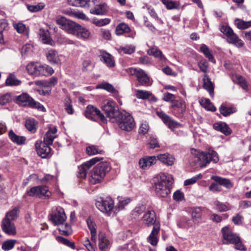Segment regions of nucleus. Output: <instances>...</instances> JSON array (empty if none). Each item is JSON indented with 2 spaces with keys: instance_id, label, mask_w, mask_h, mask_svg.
I'll use <instances>...</instances> for the list:
<instances>
[{
  "instance_id": "obj_20",
  "label": "nucleus",
  "mask_w": 251,
  "mask_h": 251,
  "mask_svg": "<svg viewBox=\"0 0 251 251\" xmlns=\"http://www.w3.org/2000/svg\"><path fill=\"white\" fill-rule=\"evenodd\" d=\"M143 224L147 226H154L157 224H160L159 222L156 221L155 213L153 210L147 211L142 217Z\"/></svg>"
},
{
  "instance_id": "obj_14",
  "label": "nucleus",
  "mask_w": 251,
  "mask_h": 251,
  "mask_svg": "<svg viewBox=\"0 0 251 251\" xmlns=\"http://www.w3.org/2000/svg\"><path fill=\"white\" fill-rule=\"evenodd\" d=\"M66 218L64 209L61 207H58L56 208L55 212L50 214V219L54 225L63 226Z\"/></svg>"
},
{
  "instance_id": "obj_31",
  "label": "nucleus",
  "mask_w": 251,
  "mask_h": 251,
  "mask_svg": "<svg viewBox=\"0 0 251 251\" xmlns=\"http://www.w3.org/2000/svg\"><path fill=\"white\" fill-rule=\"evenodd\" d=\"M203 87L206 90L209 95L213 97L214 96V87L212 82L207 75H205L202 79Z\"/></svg>"
},
{
  "instance_id": "obj_9",
  "label": "nucleus",
  "mask_w": 251,
  "mask_h": 251,
  "mask_svg": "<svg viewBox=\"0 0 251 251\" xmlns=\"http://www.w3.org/2000/svg\"><path fill=\"white\" fill-rule=\"evenodd\" d=\"M56 23L61 26V28L68 33L75 35L79 24L67 19L64 17H60L57 19Z\"/></svg>"
},
{
  "instance_id": "obj_59",
  "label": "nucleus",
  "mask_w": 251,
  "mask_h": 251,
  "mask_svg": "<svg viewBox=\"0 0 251 251\" xmlns=\"http://www.w3.org/2000/svg\"><path fill=\"white\" fill-rule=\"evenodd\" d=\"M202 177V174H199L192 178L187 179L186 180H185L184 184L185 186L192 185L195 183L199 179L201 178Z\"/></svg>"
},
{
  "instance_id": "obj_23",
  "label": "nucleus",
  "mask_w": 251,
  "mask_h": 251,
  "mask_svg": "<svg viewBox=\"0 0 251 251\" xmlns=\"http://www.w3.org/2000/svg\"><path fill=\"white\" fill-rule=\"evenodd\" d=\"M100 60L109 68H112L115 66V61L113 57L108 53L102 52L100 55Z\"/></svg>"
},
{
  "instance_id": "obj_25",
  "label": "nucleus",
  "mask_w": 251,
  "mask_h": 251,
  "mask_svg": "<svg viewBox=\"0 0 251 251\" xmlns=\"http://www.w3.org/2000/svg\"><path fill=\"white\" fill-rule=\"evenodd\" d=\"M160 229V224L153 226L152 230L148 238V242L152 246H156L158 242L157 236Z\"/></svg>"
},
{
  "instance_id": "obj_58",
  "label": "nucleus",
  "mask_w": 251,
  "mask_h": 251,
  "mask_svg": "<svg viewBox=\"0 0 251 251\" xmlns=\"http://www.w3.org/2000/svg\"><path fill=\"white\" fill-rule=\"evenodd\" d=\"M220 111L223 116H227L229 114L233 113L236 111L235 109L233 107H227L224 105H221Z\"/></svg>"
},
{
  "instance_id": "obj_11",
  "label": "nucleus",
  "mask_w": 251,
  "mask_h": 251,
  "mask_svg": "<svg viewBox=\"0 0 251 251\" xmlns=\"http://www.w3.org/2000/svg\"><path fill=\"white\" fill-rule=\"evenodd\" d=\"M102 108L107 116L111 119H114L119 114V110L116 103L112 100H104L103 101Z\"/></svg>"
},
{
  "instance_id": "obj_55",
  "label": "nucleus",
  "mask_w": 251,
  "mask_h": 251,
  "mask_svg": "<svg viewBox=\"0 0 251 251\" xmlns=\"http://www.w3.org/2000/svg\"><path fill=\"white\" fill-rule=\"evenodd\" d=\"M16 242L15 240H6L2 243L1 248L4 251H9L13 248Z\"/></svg>"
},
{
  "instance_id": "obj_54",
  "label": "nucleus",
  "mask_w": 251,
  "mask_h": 251,
  "mask_svg": "<svg viewBox=\"0 0 251 251\" xmlns=\"http://www.w3.org/2000/svg\"><path fill=\"white\" fill-rule=\"evenodd\" d=\"M86 151L87 153L89 155H93L96 154H102L103 152L102 150H101L97 147L93 145L87 147Z\"/></svg>"
},
{
  "instance_id": "obj_21",
  "label": "nucleus",
  "mask_w": 251,
  "mask_h": 251,
  "mask_svg": "<svg viewBox=\"0 0 251 251\" xmlns=\"http://www.w3.org/2000/svg\"><path fill=\"white\" fill-rule=\"evenodd\" d=\"M1 227L2 231L9 235H15L17 233L16 228L13 222L2 219Z\"/></svg>"
},
{
  "instance_id": "obj_3",
  "label": "nucleus",
  "mask_w": 251,
  "mask_h": 251,
  "mask_svg": "<svg viewBox=\"0 0 251 251\" xmlns=\"http://www.w3.org/2000/svg\"><path fill=\"white\" fill-rule=\"evenodd\" d=\"M111 170L109 163L102 161L98 164L91 172L89 182L91 184L100 183Z\"/></svg>"
},
{
  "instance_id": "obj_56",
  "label": "nucleus",
  "mask_w": 251,
  "mask_h": 251,
  "mask_svg": "<svg viewBox=\"0 0 251 251\" xmlns=\"http://www.w3.org/2000/svg\"><path fill=\"white\" fill-rule=\"evenodd\" d=\"M119 203L117 206L119 209H123L124 207L128 204L131 201L129 198L118 197Z\"/></svg>"
},
{
  "instance_id": "obj_13",
  "label": "nucleus",
  "mask_w": 251,
  "mask_h": 251,
  "mask_svg": "<svg viewBox=\"0 0 251 251\" xmlns=\"http://www.w3.org/2000/svg\"><path fill=\"white\" fill-rule=\"evenodd\" d=\"M101 157H94L89 161H87L78 167L77 176L80 178H86L87 172L89 169L96 163L102 160Z\"/></svg>"
},
{
  "instance_id": "obj_37",
  "label": "nucleus",
  "mask_w": 251,
  "mask_h": 251,
  "mask_svg": "<svg viewBox=\"0 0 251 251\" xmlns=\"http://www.w3.org/2000/svg\"><path fill=\"white\" fill-rule=\"evenodd\" d=\"M9 137L13 142L18 145H21L24 144L26 140L24 136H18L16 135L12 130L9 131Z\"/></svg>"
},
{
  "instance_id": "obj_33",
  "label": "nucleus",
  "mask_w": 251,
  "mask_h": 251,
  "mask_svg": "<svg viewBox=\"0 0 251 251\" xmlns=\"http://www.w3.org/2000/svg\"><path fill=\"white\" fill-rule=\"evenodd\" d=\"M214 128L221 132L225 135H229L231 133V130L228 126L225 123L218 122L213 125Z\"/></svg>"
},
{
  "instance_id": "obj_64",
  "label": "nucleus",
  "mask_w": 251,
  "mask_h": 251,
  "mask_svg": "<svg viewBox=\"0 0 251 251\" xmlns=\"http://www.w3.org/2000/svg\"><path fill=\"white\" fill-rule=\"evenodd\" d=\"M11 100V96L9 94H6L0 96V105H4Z\"/></svg>"
},
{
  "instance_id": "obj_50",
  "label": "nucleus",
  "mask_w": 251,
  "mask_h": 251,
  "mask_svg": "<svg viewBox=\"0 0 251 251\" xmlns=\"http://www.w3.org/2000/svg\"><path fill=\"white\" fill-rule=\"evenodd\" d=\"M14 29L20 34L26 33L28 29L25 25L22 23H14L13 24Z\"/></svg>"
},
{
  "instance_id": "obj_52",
  "label": "nucleus",
  "mask_w": 251,
  "mask_h": 251,
  "mask_svg": "<svg viewBox=\"0 0 251 251\" xmlns=\"http://www.w3.org/2000/svg\"><path fill=\"white\" fill-rule=\"evenodd\" d=\"M111 20L108 18H104L98 19L97 18H94L92 20V23L97 26H103L109 24Z\"/></svg>"
},
{
  "instance_id": "obj_49",
  "label": "nucleus",
  "mask_w": 251,
  "mask_h": 251,
  "mask_svg": "<svg viewBox=\"0 0 251 251\" xmlns=\"http://www.w3.org/2000/svg\"><path fill=\"white\" fill-rule=\"evenodd\" d=\"M135 47L132 45H126L125 47H120L118 49L119 53H124L127 54H131L134 52Z\"/></svg>"
},
{
  "instance_id": "obj_26",
  "label": "nucleus",
  "mask_w": 251,
  "mask_h": 251,
  "mask_svg": "<svg viewBox=\"0 0 251 251\" xmlns=\"http://www.w3.org/2000/svg\"><path fill=\"white\" fill-rule=\"evenodd\" d=\"M147 53L149 55L153 56L157 58L162 62H165L167 59L163 54L162 52L156 47H151L147 51Z\"/></svg>"
},
{
  "instance_id": "obj_15",
  "label": "nucleus",
  "mask_w": 251,
  "mask_h": 251,
  "mask_svg": "<svg viewBox=\"0 0 251 251\" xmlns=\"http://www.w3.org/2000/svg\"><path fill=\"white\" fill-rule=\"evenodd\" d=\"M158 116L161 118L164 123L172 131L181 126V125L174 120L171 117L166 115L163 112H157Z\"/></svg>"
},
{
  "instance_id": "obj_63",
  "label": "nucleus",
  "mask_w": 251,
  "mask_h": 251,
  "mask_svg": "<svg viewBox=\"0 0 251 251\" xmlns=\"http://www.w3.org/2000/svg\"><path fill=\"white\" fill-rule=\"evenodd\" d=\"M149 129V126L148 124L145 122L141 124L139 129V133L140 134L144 135L148 133Z\"/></svg>"
},
{
  "instance_id": "obj_53",
  "label": "nucleus",
  "mask_w": 251,
  "mask_h": 251,
  "mask_svg": "<svg viewBox=\"0 0 251 251\" xmlns=\"http://www.w3.org/2000/svg\"><path fill=\"white\" fill-rule=\"evenodd\" d=\"M135 94L138 99H147L152 95V94L147 91H143L140 90H136L135 91Z\"/></svg>"
},
{
  "instance_id": "obj_22",
  "label": "nucleus",
  "mask_w": 251,
  "mask_h": 251,
  "mask_svg": "<svg viewBox=\"0 0 251 251\" xmlns=\"http://www.w3.org/2000/svg\"><path fill=\"white\" fill-rule=\"evenodd\" d=\"M156 157L155 156H146L141 158L139 161V165L141 168L146 169L156 163Z\"/></svg>"
},
{
  "instance_id": "obj_60",
  "label": "nucleus",
  "mask_w": 251,
  "mask_h": 251,
  "mask_svg": "<svg viewBox=\"0 0 251 251\" xmlns=\"http://www.w3.org/2000/svg\"><path fill=\"white\" fill-rule=\"evenodd\" d=\"M96 88L103 89L111 93H113L115 91L113 86L111 84L108 83H104L98 85L96 86Z\"/></svg>"
},
{
  "instance_id": "obj_19",
  "label": "nucleus",
  "mask_w": 251,
  "mask_h": 251,
  "mask_svg": "<svg viewBox=\"0 0 251 251\" xmlns=\"http://www.w3.org/2000/svg\"><path fill=\"white\" fill-rule=\"evenodd\" d=\"M48 61L52 65H60L61 64V58L62 55L59 54L58 52L54 50H48L46 53Z\"/></svg>"
},
{
  "instance_id": "obj_42",
  "label": "nucleus",
  "mask_w": 251,
  "mask_h": 251,
  "mask_svg": "<svg viewBox=\"0 0 251 251\" xmlns=\"http://www.w3.org/2000/svg\"><path fill=\"white\" fill-rule=\"evenodd\" d=\"M37 123L33 119H29L26 120L25 126L27 129L31 132L34 133L37 128Z\"/></svg>"
},
{
  "instance_id": "obj_27",
  "label": "nucleus",
  "mask_w": 251,
  "mask_h": 251,
  "mask_svg": "<svg viewBox=\"0 0 251 251\" xmlns=\"http://www.w3.org/2000/svg\"><path fill=\"white\" fill-rule=\"evenodd\" d=\"M91 33L87 28L79 25L75 34L78 38L83 40H88L90 38Z\"/></svg>"
},
{
  "instance_id": "obj_57",
  "label": "nucleus",
  "mask_w": 251,
  "mask_h": 251,
  "mask_svg": "<svg viewBox=\"0 0 251 251\" xmlns=\"http://www.w3.org/2000/svg\"><path fill=\"white\" fill-rule=\"evenodd\" d=\"M146 210V207L144 205L136 206L132 211L131 214L133 218H135L139 216Z\"/></svg>"
},
{
  "instance_id": "obj_10",
  "label": "nucleus",
  "mask_w": 251,
  "mask_h": 251,
  "mask_svg": "<svg viewBox=\"0 0 251 251\" xmlns=\"http://www.w3.org/2000/svg\"><path fill=\"white\" fill-rule=\"evenodd\" d=\"M126 72L130 75H135L138 81L142 85H150L151 84L147 74L141 69L131 67L126 69Z\"/></svg>"
},
{
  "instance_id": "obj_16",
  "label": "nucleus",
  "mask_w": 251,
  "mask_h": 251,
  "mask_svg": "<svg viewBox=\"0 0 251 251\" xmlns=\"http://www.w3.org/2000/svg\"><path fill=\"white\" fill-rule=\"evenodd\" d=\"M85 116L88 119H93L95 116L100 119V121L105 123L106 121L104 115L100 110L92 105H88L85 111Z\"/></svg>"
},
{
  "instance_id": "obj_43",
  "label": "nucleus",
  "mask_w": 251,
  "mask_h": 251,
  "mask_svg": "<svg viewBox=\"0 0 251 251\" xmlns=\"http://www.w3.org/2000/svg\"><path fill=\"white\" fill-rule=\"evenodd\" d=\"M21 82V81L18 79L14 75L10 74L6 80L5 84L6 86H18Z\"/></svg>"
},
{
  "instance_id": "obj_5",
  "label": "nucleus",
  "mask_w": 251,
  "mask_h": 251,
  "mask_svg": "<svg viewBox=\"0 0 251 251\" xmlns=\"http://www.w3.org/2000/svg\"><path fill=\"white\" fill-rule=\"evenodd\" d=\"M191 219L186 217L181 218L177 223V226L182 228L189 227L195 226L198 223V221L201 217V209L200 207H194L189 211Z\"/></svg>"
},
{
  "instance_id": "obj_28",
  "label": "nucleus",
  "mask_w": 251,
  "mask_h": 251,
  "mask_svg": "<svg viewBox=\"0 0 251 251\" xmlns=\"http://www.w3.org/2000/svg\"><path fill=\"white\" fill-rule=\"evenodd\" d=\"M57 129L55 126H50L47 132L44 139V142L48 145H51L53 140L56 137Z\"/></svg>"
},
{
  "instance_id": "obj_29",
  "label": "nucleus",
  "mask_w": 251,
  "mask_h": 251,
  "mask_svg": "<svg viewBox=\"0 0 251 251\" xmlns=\"http://www.w3.org/2000/svg\"><path fill=\"white\" fill-rule=\"evenodd\" d=\"M39 34L40 38L44 44L54 46L55 43L50 37V34L48 30L40 29Z\"/></svg>"
},
{
  "instance_id": "obj_45",
  "label": "nucleus",
  "mask_w": 251,
  "mask_h": 251,
  "mask_svg": "<svg viewBox=\"0 0 251 251\" xmlns=\"http://www.w3.org/2000/svg\"><path fill=\"white\" fill-rule=\"evenodd\" d=\"M237 27L240 29H245L251 27V21L246 22L240 19L235 20Z\"/></svg>"
},
{
  "instance_id": "obj_4",
  "label": "nucleus",
  "mask_w": 251,
  "mask_h": 251,
  "mask_svg": "<svg viewBox=\"0 0 251 251\" xmlns=\"http://www.w3.org/2000/svg\"><path fill=\"white\" fill-rule=\"evenodd\" d=\"M26 70L29 75L36 76H48L54 73V70L51 67L38 62L29 63L26 66Z\"/></svg>"
},
{
  "instance_id": "obj_61",
  "label": "nucleus",
  "mask_w": 251,
  "mask_h": 251,
  "mask_svg": "<svg viewBox=\"0 0 251 251\" xmlns=\"http://www.w3.org/2000/svg\"><path fill=\"white\" fill-rule=\"evenodd\" d=\"M72 100L68 97H66L65 99V106L66 112L69 114H72L73 113V108L71 105Z\"/></svg>"
},
{
  "instance_id": "obj_47",
  "label": "nucleus",
  "mask_w": 251,
  "mask_h": 251,
  "mask_svg": "<svg viewBox=\"0 0 251 251\" xmlns=\"http://www.w3.org/2000/svg\"><path fill=\"white\" fill-rule=\"evenodd\" d=\"M100 0H77V7L93 6V5L100 2Z\"/></svg>"
},
{
  "instance_id": "obj_32",
  "label": "nucleus",
  "mask_w": 251,
  "mask_h": 251,
  "mask_svg": "<svg viewBox=\"0 0 251 251\" xmlns=\"http://www.w3.org/2000/svg\"><path fill=\"white\" fill-rule=\"evenodd\" d=\"M99 245L100 250H104L108 248L111 245V241L102 233L99 234Z\"/></svg>"
},
{
  "instance_id": "obj_62",
  "label": "nucleus",
  "mask_w": 251,
  "mask_h": 251,
  "mask_svg": "<svg viewBox=\"0 0 251 251\" xmlns=\"http://www.w3.org/2000/svg\"><path fill=\"white\" fill-rule=\"evenodd\" d=\"M172 103V107L173 108L177 107L180 108L182 111H184L185 109V102L182 100H174Z\"/></svg>"
},
{
  "instance_id": "obj_7",
  "label": "nucleus",
  "mask_w": 251,
  "mask_h": 251,
  "mask_svg": "<svg viewBox=\"0 0 251 251\" xmlns=\"http://www.w3.org/2000/svg\"><path fill=\"white\" fill-rule=\"evenodd\" d=\"M117 124L122 130L130 131L134 129L135 123L132 116L129 113H121L117 120Z\"/></svg>"
},
{
  "instance_id": "obj_44",
  "label": "nucleus",
  "mask_w": 251,
  "mask_h": 251,
  "mask_svg": "<svg viewBox=\"0 0 251 251\" xmlns=\"http://www.w3.org/2000/svg\"><path fill=\"white\" fill-rule=\"evenodd\" d=\"M212 178L219 183L220 184L224 185L227 188H230L233 186V184L228 179L224 178L217 176H212Z\"/></svg>"
},
{
  "instance_id": "obj_41",
  "label": "nucleus",
  "mask_w": 251,
  "mask_h": 251,
  "mask_svg": "<svg viewBox=\"0 0 251 251\" xmlns=\"http://www.w3.org/2000/svg\"><path fill=\"white\" fill-rule=\"evenodd\" d=\"M87 223L89 229L90 230L91 234V240L94 241H96V225L93 222V221L90 219H88L87 220Z\"/></svg>"
},
{
  "instance_id": "obj_17",
  "label": "nucleus",
  "mask_w": 251,
  "mask_h": 251,
  "mask_svg": "<svg viewBox=\"0 0 251 251\" xmlns=\"http://www.w3.org/2000/svg\"><path fill=\"white\" fill-rule=\"evenodd\" d=\"M50 145L41 141H37L36 143V148L38 154L42 158H47L50 156L51 154V149Z\"/></svg>"
},
{
  "instance_id": "obj_30",
  "label": "nucleus",
  "mask_w": 251,
  "mask_h": 251,
  "mask_svg": "<svg viewBox=\"0 0 251 251\" xmlns=\"http://www.w3.org/2000/svg\"><path fill=\"white\" fill-rule=\"evenodd\" d=\"M156 157L157 160H159L161 162L168 166L172 165L175 160L174 157L169 153L161 154Z\"/></svg>"
},
{
  "instance_id": "obj_8",
  "label": "nucleus",
  "mask_w": 251,
  "mask_h": 251,
  "mask_svg": "<svg viewBox=\"0 0 251 251\" xmlns=\"http://www.w3.org/2000/svg\"><path fill=\"white\" fill-rule=\"evenodd\" d=\"M96 205L100 211L108 216H110L113 212L114 202L111 197H107L98 201Z\"/></svg>"
},
{
  "instance_id": "obj_34",
  "label": "nucleus",
  "mask_w": 251,
  "mask_h": 251,
  "mask_svg": "<svg viewBox=\"0 0 251 251\" xmlns=\"http://www.w3.org/2000/svg\"><path fill=\"white\" fill-rule=\"evenodd\" d=\"M97 3L94 6V8L93 9H91L90 13L96 15H103L106 11V5L104 3L103 4H99Z\"/></svg>"
},
{
  "instance_id": "obj_6",
  "label": "nucleus",
  "mask_w": 251,
  "mask_h": 251,
  "mask_svg": "<svg viewBox=\"0 0 251 251\" xmlns=\"http://www.w3.org/2000/svg\"><path fill=\"white\" fill-rule=\"evenodd\" d=\"M219 29L226 37L227 41L229 43L232 44L238 48H241L244 46V42L239 38L232 29L228 25H221Z\"/></svg>"
},
{
  "instance_id": "obj_35",
  "label": "nucleus",
  "mask_w": 251,
  "mask_h": 251,
  "mask_svg": "<svg viewBox=\"0 0 251 251\" xmlns=\"http://www.w3.org/2000/svg\"><path fill=\"white\" fill-rule=\"evenodd\" d=\"M63 13L68 15L71 17H75L77 19L86 21L88 20L86 16L83 12L80 11H72L71 10H64L63 11Z\"/></svg>"
},
{
  "instance_id": "obj_1",
  "label": "nucleus",
  "mask_w": 251,
  "mask_h": 251,
  "mask_svg": "<svg viewBox=\"0 0 251 251\" xmlns=\"http://www.w3.org/2000/svg\"><path fill=\"white\" fill-rule=\"evenodd\" d=\"M173 181L171 175L160 174L153 179V189L158 197L166 198L171 193Z\"/></svg>"
},
{
  "instance_id": "obj_51",
  "label": "nucleus",
  "mask_w": 251,
  "mask_h": 251,
  "mask_svg": "<svg viewBox=\"0 0 251 251\" xmlns=\"http://www.w3.org/2000/svg\"><path fill=\"white\" fill-rule=\"evenodd\" d=\"M234 80L243 89L247 90L248 88V84L246 79L240 75H236L235 76Z\"/></svg>"
},
{
  "instance_id": "obj_2",
  "label": "nucleus",
  "mask_w": 251,
  "mask_h": 251,
  "mask_svg": "<svg viewBox=\"0 0 251 251\" xmlns=\"http://www.w3.org/2000/svg\"><path fill=\"white\" fill-rule=\"evenodd\" d=\"M191 152L197 158V163L201 168L205 167L210 162L217 163L219 160L217 153L212 150L206 152L192 149Z\"/></svg>"
},
{
  "instance_id": "obj_38",
  "label": "nucleus",
  "mask_w": 251,
  "mask_h": 251,
  "mask_svg": "<svg viewBox=\"0 0 251 251\" xmlns=\"http://www.w3.org/2000/svg\"><path fill=\"white\" fill-rule=\"evenodd\" d=\"M130 31V28L129 26L124 23H122L117 25L115 33L116 35H120L124 33H128Z\"/></svg>"
},
{
  "instance_id": "obj_24",
  "label": "nucleus",
  "mask_w": 251,
  "mask_h": 251,
  "mask_svg": "<svg viewBox=\"0 0 251 251\" xmlns=\"http://www.w3.org/2000/svg\"><path fill=\"white\" fill-rule=\"evenodd\" d=\"M17 103L22 106H30L33 102V99L27 93H24L17 97Z\"/></svg>"
},
{
  "instance_id": "obj_36",
  "label": "nucleus",
  "mask_w": 251,
  "mask_h": 251,
  "mask_svg": "<svg viewBox=\"0 0 251 251\" xmlns=\"http://www.w3.org/2000/svg\"><path fill=\"white\" fill-rule=\"evenodd\" d=\"M19 216V209L17 207L8 211L3 219L13 222L16 220Z\"/></svg>"
},
{
  "instance_id": "obj_18",
  "label": "nucleus",
  "mask_w": 251,
  "mask_h": 251,
  "mask_svg": "<svg viewBox=\"0 0 251 251\" xmlns=\"http://www.w3.org/2000/svg\"><path fill=\"white\" fill-rule=\"evenodd\" d=\"M222 232L224 244H232L238 240V236L236 234L233 233L227 226L223 227Z\"/></svg>"
},
{
  "instance_id": "obj_39",
  "label": "nucleus",
  "mask_w": 251,
  "mask_h": 251,
  "mask_svg": "<svg viewBox=\"0 0 251 251\" xmlns=\"http://www.w3.org/2000/svg\"><path fill=\"white\" fill-rule=\"evenodd\" d=\"M200 51L203 53L209 61L215 63V60L213 58L211 51L206 45L202 44L200 48Z\"/></svg>"
},
{
  "instance_id": "obj_12",
  "label": "nucleus",
  "mask_w": 251,
  "mask_h": 251,
  "mask_svg": "<svg viewBox=\"0 0 251 251\" xmlns=\"http://www.w3.org/2000/svg\"><path fill=\"white\" fill-rule=\"evenodd\" d=\"M26 194L30 197H45V198H49L51 195L48 188L44 186L33 187L27 191Z\"/></svg>"
},
{
  "instance_id": "obj_46",
  "label": "nucleus",
  "mask_w": 251,
  "mask_h": 251,
  "mask_svg": "<svg viewBox=\"0 0 251 251\" xmlns=\"http://www.w3.org/2000/svg\"><path fill=\"white\" fill-rule=\"evenodd\" d=\"M45 6L44 3L40 2L35 4H27L26 7L30 12H37L42 10Z\"/></svg>"
},
{
  "instance_id": "obj_48",
  "label": "nucleus",
  "mask_w": 251,
  "mask_h": 251,
  "mask_svg": "<svg viewBox=\"0 0 251 251\" xmlns=\"http://www.w3.org/2000/svg\"><path fill=\"white\" fill-rule=\"evenodd\" d=\"M200 103L203 107L208 111L212 112L216 111V108L213 105L209 99H202L200 101Z\"/></svg>"
},
{
  "instance_id": "obj_40",
  "label": "nucleus",
  "mask_w": 251,
  "mask_h": 251,
  "mask_svg": "<svg viewBox=\"0 0 251 251\" xmlns=\"http://www.w3.org/2000/svg\"><path fill=\"white\" fill-rule=\"evenodd\" d=\"M160 0L166 6L168 9H178L180 7V3L178 1H173L172 0Z\"/></svg>"
}]
</instances>
